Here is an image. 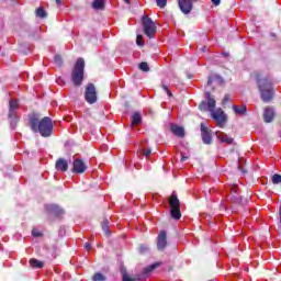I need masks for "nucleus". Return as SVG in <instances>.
I'll list each match as a JSON object with an SVG mask.
<instances>
[{
	"label": "nucleus",
	"mask_w": 281,
	"mask_h": 281,
	"mask_svg": "<svg viewBox=\"0 0 281 281\" xmlns=\"http://www.w3.org/2000/svg\"><path fill=\"white\" fill-rule=\"evenodd\" d=\"M29 126L33 133H40L42 137H52L54 133V123L49 116L38 119V114H33L29 119Z\"/></svg>",
	"instance_id": "1"
},
{
	"label": "nucleus",
	"mask_w": 281,
	"mask_h": 281,
	"mask_svg": "<svg viewBox=\"0 0 281 281\" xmlns=\"http://www.w3.org/2000/svg\"><path fill=\"white\" fill-rule=\"evenodd\" d=\"M255 81L260 93L262 102L269 103L276 98V88H273V80L269 77H262L260 72L255 74Z\"/></svg>",
	"instance_id": "2"
},
{
	"label": "nucleus",
	"mask_w": 281,
	"mask_h": 281,
	"mask_svg": "<svg viewBox=\"0 0 281 281\" xmlns=\"http://www.w3.org/2000/svg\"><path fill=\"white\" fill-rule=\"evenodd\" d=\"M82 80H85V58L80 57L72 68L71 81L75 87H82Z\"/></svg>",
	"instance_id": "3"
},
{
	"label": "nucleus",
	"mask_w": 281,
	"mask_h": 281,
	"mask_svg": "<svg viewBox=\"0 0 281 281\" xmlns=\"http://www.w3.org/2000/svg\"><path fill=\"white\" fill-rule=\"evenodd\" d=\"M143 27L144 34H146L148 38H155V34H157V25L148 15L143 16Z\"/></svg>",
	"instance_id": "4"
},
{
	"label": "nucleus",
	"mask_w": 281,
	"mask_h": 281,
	"mask_svg": "<svg viewBox=\"0 0 281 281\" xmlns=\"http://www.w3.org/2000/svg\"><path fill=\"white\" fill-rule=\"evenodd\" d=\"M205 99L207 101H202L199 105L200 111H207L209 109L211 113H214L216 109V100L212 98V93H210V91L205 92Z\"/></svg>",
	"instance_id": "5"
},
{
	"label": "nucleus",
	"mask_w": 281,
	"mask_h": 281,
	"mask_svg": "<svg viewBox=\"0 0 281 281\" xmlns=\"http://www.w3.org/2000/svg\"><path fill=\"white\" fill-rule=\"evenodd\" d=\"M85 100L88 104H95L98 102V91L95 85L88 83L86 86Z\"/></svg>",
	"instance_id": "6"
},
{
	"label": "nucleus",
	"mask_w": 281,
	"mask_h": 281,
	"mask_svg": "<svg viewBox=\"0 0 281 281\" xmlns=\"http://www.w3.org/2000/svg\"><path fill=\"white\" fill-rule=\"evenodd\" d=\"M211 117L215 120L217 126L220 128H224L225 124L227 123V115L223 111V109H217L211 112Z\"/></svg>",
	"instance_id": "7"
},
{
	"label": "nucleus",
	"mask_w": 281,
	"mask_h": 281,
	"mask_svg": "<svg viewBox=\"0 0 281 281\" xmlns=\"http://www.w3.org/2000/svg\"><path fill=\"white\" fill-rule=\"evenodd\" d=\"M196 1L199 0H178V5L182 14H190L194 8L192 3H196Z\"/></svg>",
	"instance_id": "8"
},
{
	"label": "nucleus",
	"mask_w": 281,
	"mask_h": 281,
	"mask_svg": "<svg viewBox=\"0 0 281 281\" xmlns=\"http://www.w3.org/2000/svg\"><path fill=\"white\" fill-rule=\"evenodd\" d=\"M168 247V233L166 231H160L157 236V249L158 251H165Z\"/></svg>",
	"instance_id": "9"
},
{
	"label": "nucleus",
	"mask_w": 281,
	"mask_h": 281,
	"mask_svg": "<svg viewBox=\"0 0 281 281\" xmlns=\"http://www.w3.org/2000/svg\"><path fill=\"white\" fill-rule=\"evenodd\" d=\"M71 172H74L75 175H82L85 172H87V164L83 162L82 159H75L72 161V169Z\"/></svg>",
	"instance_id": "10"
},
{
	"label": "nucleus",
	"mask_w": 281,
	"mask_h": 281,
	"mask_svg": "<svg viewBox=\"0 0 281 281\" xmlns=\"http://www.w3.org/2000/svg\"><path fill=\"white\" fill-rule=\"evenodd\" d=\"M200 128L203 144H212V131H210L203 123H201Z\"/></svg>",
	"instance_id": "11"
},
{
	"label": "nucleus",
	"mask_w": 281,
	"mask_h": 281,
	"mask_svg": "<svg viewBox=\"0 0 281 281\" xmlns=\"http://www.w3.org/2000/svg\"><path fill=\"white\" fill-rule=\"evenodd\" d=\"M274 117H276V111L273 110V108L266 106L263 110V122H266V124H271Z\"/></svg>",
	"instance_id": "12"
},
{
	"label": "nucleus",
	"mask_w": 281,
	"mask_h": 281,
	"mask_svg": "<svg viewBox=\"0 0 281 281\" xmlns=\"http://www.w3.org/2000/svg\"><path fill=\"white\" fill-rule=\"evenodd\" d=\"M47 210L48 213H50L52 216H55L56 218H60V216L65 215V210L56 204H50Z\"/></svg>",
	"instance_id": "13"
},
{
	"label": "nucleus",
	"mask_w": 281,
	"mask_h": 281,
	"mask_svg": "<svg viewBox=\"0 0 281 281\" xmlns=\"http://www.w3.org/2000/svg\"><path fill=\"white\" fill-rule=\"evenodd\" d=\"M56 170L59 172H67L69 170V162L65 158H58L55 164Z\"/></svg>",
	"instance_id": "14"
},
{
	"label": "nucleus",
	"mask_w": 281,
	"mask_h": 281,
	"mask_svg": "<svg viewBox=\"0 0 281 281\" xmlns=\"http://www.w3.org/2000/svg\"><path fill=\"white\" fill-rule=\"evenodd\" d=\"M170 131L176 135V137H180V138L186 137V130L183 128V126L171 124Z\"/></svg>",
	"instance_id": "15"
},
{
	"label": "nucleus",
	"mask_w": 281,
	"mask_h": 281,
	"mask_svg": "<svg viewBox=\"0 0 281 281\" xmlns=\"http://www.w3.org/2000/svg\"><path fill=\"white\" fill-rule=\"evenodd\" d=\"M130 120L131 126H139L142 124V114L139 112H133Z\"/></svg>",
	"instance_id": "16"
},
{
	"label": "nucleus",
	"mask_w": 281,
	"mask_h": 281,
	"mask_svg": "<svg viewBox=\"0 0 281 281\" xmlns=\"http://www.w3.org/2000/svg\"><path fill=\"white\" fill-rule=\"evenodd\" d=\"M16 109H19V101H10L9 117H14V115H16Z\"/></svg>",
	"instance_id": "17"
},
{
	"label": "nucleus",
	"mask_w": 281,
	"mask_h": 281,
	"mask_svg": "<svg viewBox=\"0 0 281 281\" xmlns=\"http://www.w3.org/2000/svg\"><path fill=\"white\" fill-rule=\"evenodd\" d=\"M170 216L175 221H179L181 218V206L171 207Z\"/></svg>",
	"instance_id": "18"
},
{
	"label": "nucleus",
	"mask_w": 281,
	"mask_h": 281,
	"mask_svg": "<svg viewBox=\"0 0 281 281\" xmlns=\"http://www.w3.org/2000/svg\"><path fill=\"white\" fill-rule=\"evenodd\" d=\"M169 205L170 207H181V202L179 201V198L175 194V192L169 198Z\"/></svg>",
	"instance_id": "19"
},
{
	"label": "nucleus",
	"mask_w": 281,
	"mask_h": 281,
	"mask_svg": "<svg viewBox=\"0 0 281 281\" xmlns=\"http://www.w3.org/2000/svg\"><path fill=\"white\" fill-rule=\"evenodd\" d=\"M29 262L33 269H43L45 267V263L36 258H31Z\"/></svg>",
	"instance_id": "20"
},
{
	"label": "nucleus",
	"mask_w": 281,
	"mask_h": 281,
	"mask_svg": "<svg viewBox=\"0 0 281 281\" xmlns=\"http://www.w3.org/2000/svg\"><path fill=\"white\" fill-rule=\"evenodd\" d=\"M233 111L235 115H245L247 113V105L241 104V105H233Z\"/></svg>",
	"instance_id": "21"
},
{
	"label": "nucleus",
	"mask_w": 281,
	"mask_h": 281,
	"mask_svg": "<svg viewBox=\"0 0 281 281\" xmlns=\"http://www.w3.org/2000/svg\"><path fill=\"white\" fill-rule=\"evenodd\" d=\"M92 8L93 10H104L105 8L104 0H93Z\"/></svg>",
	"instance_id": "22"
},
{
	"label": "nucleus",
	"mask_w": 281,
	"mask_h": 281,
	"mask_svg": "<svg viewBox=\"0 0 281 281\" xmlns=\"http://www.w3.org/2000/svg\"><path fill=\"white\" fill-rule=\"evenodd\" d=\"M35 16L37 19H47V11L43 7H40L35 10Z\"/></svg>",
	"instance_id": "23"
},
{
	"label": "nucleus",
	"mask_w": 281,
	"mask_h": 281,
	"mask_svg": "<svg viewBox=\"0 0 281 281\" xmlns=\"http://www.w3.org/2000/svg\"><path fill=\"white\" fill-rule=\"evenodd\" d=\"M217 139H220V142H223L224 144H234V138H232V136L229 135H218Z\"/></svg>",
	"instance_id": "24"
},
{
	"label": "nucleus",
	"mask_w": 281,
	"mask_h": 281,
	"mask_svg": "<svg viewBox=\"0 0 281 281\" xmlns=\"http://www.w3.org/2000/svg\"><path fill=\"white\" fill-rule=\"evenodd\" d=\"M101 227L105 234V236H111V232L109 231L110 226H109V220L106 217L103 218V222L101 224Z\"/></svg>",
	"instance_id": "25"
},
{
	"label": "nucleus",
	"mask_w": 281,
	"mask_h": 281,
	"mask_svg": "<svg viewBox=\"0 0 281 281\" xmlns=\"http://www.w3.org/2000/svg\"><path fill=\"white\" fill-rule=\"evenodd\" d=\"M157 267H159V262L153 263V265L144 268V270H143L144 276H148V273L155 271V269H157Z\"/></svg>",
	"instance_id": "26"
},
{
	"label": "nucleus",
	"mask_w": 281,
	"mask_h": 281,
	"mask_svg": "<svg viewBox=\"0 0 281 281\" xmlns=\"http://www.w3.org/2000/svg\"><path fill=\"white\" fill-rule=\"evenodd\" d=\"M11 128H16V124H19V116L14 114L12 117H9Z\"/></svg>",
	"instance_id": "27"
},
{
	"label": "nucleus",
	"mask_w": 281,
	"mask_h": 281,
	"mask_svg": "<svg viewBox=\"0 0 281 281\" xmlns=\"http://www.w3.org/2000/svg\"><path fill=\"white\" fill-rule=\"evenodd\" d=\"M93 281H104L106 280V277H104V274L97 272L94 273V276L92 277Z\"/></svg>",
	"instance_id": "28"
},
{
	"label": "nucleus",
	"mask_w": 281,
	"mask_h": 281,
	"mask_svg": "<svg viewBox=\"0 0 281 281\" xmlns=\"http://www.w3.org/2000/svg\"><path fill=\"white\" fill-rule=\"evenodd\" d=\"M122 273V281H136V280H139L137 278H131L128 276V272H121Z\"/></svg>",
	"instance_id": "29"
},
{
	"label": "nucleus",
	"mask_w": 281,
	"mask_h": 281,
	"mask_svg": "<svg viewBox=\"0 0 281 281\" xmlns=\"http://www.w3.org/2000/svg\"><path fill=\"white\" fill-rule=\"evenodd\" d=\"M271 181H272V183H274V186H277L278 183H281V175L274 173V175L271 177Z\"/></svg>",
	"instance_id": "30"
},
{
	"label": "nucleus",
	"mask_w": 281,
	"mask_h": 281,
	"mask_svg": "<svg viewBox=\"0 0 281 281\" xmlns=\"http://www.w3.org/2000/svg\"><path fill=\"white\" fill-rule=\"evenodd\" d=\"M156 5L158 8H160L161 10H164V8H166V5H168V0H156Z\"/></svg>",
	"instance_id": "31"
},
{
	"label": "nucleus",
	"mask_w": 281,
	"mask_h": 281,
	"mask_svg": "<svg viewBox=\"0 0 281 281\" xmlns=\"http://www.w3.org/2000/svg\"><path fill=\"white\" fill-rule=\"evenodd\" d=\"M139 69H140V71H150V67L148 66V63H146V61H142L140 64H139Z\"/></svg>",
	"instance_id": "32"
},
{
	"label": "nucleus",
	"mask_w": 281,
	"mask_h": 281,
	"mask_svg": "<svg viewBox=\"0 0 281 281\" xmlns=\"http://www.w3.org/2000/svg\"><path fill=\"white\" fill-rule=\"evenodd\" d=\"M54 61L57 67H63V57L60 55H56Z\"/></svg>",
	"instance_id": "33"
},
{
	"label": "nucleus",
	"mask_w": 281,
	"mask_h": 281,
	"mask_svg": "<svg viewBox=\"0 0 281 281\" xmlns=\"http://www.w3.org/2000/svg\"><path fill=\"white\" fill-rule=\"evenodd\" d=\"M136 44L139 45V46L144 45V36L137 35L136 36Z\"/></svg>",
	"instance_id": "34"
},
{
	"label": "nucleus",
	"mask_w": 281,
	"mask_h": 281,
	"mask_svg": "<svg viewBox=\"0 0 281 281\" xmlns=\"http://www.w3.org/2000/svg\"><path fill=\"white\" fill-rule=\"evenodd\" d=\"M138 251L139 254H146V251H148V247L144 245H139Z\"/></svg>",
	"instance_id": "35"
},
{
	"label": "nucleus",
	"mask_w": 281,
	"mask_h": 281,
	"mask_svg": "<svg viewBox=\"0 0 281 281\" xmlns=\"http://www.w3.org/2000/svg\"><path fill=\"white\" fill-rule=\"evenodd\" d=\"M32 236H34L35 238H41V236H43V233L38 231H32Z\"/></svg>",
	"instance_id": "36"
},
{
	"label": "nucleus",
	"mask_w": 281,
	"mask_h": 281,
	"mask_svg": "<svg viewBox=\"0 0 281 281\" xmlns=\"http://www.w3.org/2000/svg\"><path fill=\"white\" fill-rule=\"evenodd\" d=\"M231 100V95L229 94H225L222 101V104H227V102H229Z\"/></svg>",
	"instance_id": "37"
},
{
	"label": "nucleus",
	"mask_w": 281,
	"mask_h": 281,
	"mask_svg": "<svg viewBox=\"0 0 281 281\" xmlns=\"http://www.w3.org/2000/svg\"><path fill=\"white\" fill-rule=\"evenodd\" d=\"M151 153H153V150H150V149H143V155L145 157H150Z\"/></svg>",
	"instance_id": "38"
},
{
	"label": "nucleus",
	"mask_w": 281,
	"mask_h": 281,
	"mask_svg": "<svg viewBox=\"0 0 281 281\" xmlns=\"http://www.w3.org/2000/svg\"><path fill=\"white\" fill-rule=\"evenodd\" d=\"M213 82H214V79L212 77H209L207 85H206L207 89H210V87H212Z\"/></svg>",
	"instance_id": "39"
},
{
	"label": "nucleus",
	"mask_w": 281,
	"mask_h": 281,
	"mask_svg": "<svg viewBox=\"0 0 281 281\" xmlns=\"http://www.w3.org/2000/svg\"><path fill=\"white\" fill-rule=\"evenodd\" d=\"M188 159H190V157L184 156L183 154H181V158L180 161L183 164V161H188Z\"/></svg>",
	"instance_id": "40"
},
{
	"label": "nucleus",
	"mask_w": 281,
	"mask_h": 281,
	"mask_svg": "<svg viewBox=\"0 0 281 281\" xmlns=\"http://www.w3.org/2000/svg\"><path fill=\"white\" fill-rule=\"evenodd\" d=\"M211 2L213 3V5H215V8H217V5H221V0H211Z\"/></svg>",
	"instance_id": "41"
},
{
	"label": "nucleus",
	"mask_w": 281,
	"mask_h": 281,
	"mask_svg": "<svg viewBox=\"0 0 281 281\" xmlns=\"http://www.w3.org/2000/svg\"><path fill=\"white\" fill-rule=\"evenodd\" d=\"M240 203H241V205H245V204L249 203V198H246L244 200V202H243V199H240Z\"/></svg>",
	"instance_id": "42"
},
{
	"label": "nucleus",
	"mask_w": 281,
	"mask_h": 281,
	"mask_svg": "<svg viewBox=\"0 0 281 281\" xmlns=\"http://www.w3.org/2000/svg\"><path fill=\"white\" fill-rule=\"evenodd\" d=\"M85 249H87V251H89V249H91V244L86 243V244H85Z\"/></svg>",
	"instance_id": "43"
},
{
	"label": "nucleus",
	"mask_w": 281,
	"mask_h": 281,
	"mask_svg": "<svg viewBox=\"0 0 281 281\" xmlns=\"http://www.w3.org/2000/svg\"><path fill=\"white\" fill-rule=\"evenodd\" d=\"M162 89H164V91H166V93H167V91H170V88H168V86H166V85H162Z\"/></svg>",
	"instance_id": "44"
},
{
	"label": "nucleus",
	"mask_w": 281,
	"mask_h": 281,
	"mask_svg": "<svg viewBox=\"0 0 281 281\" xmlns=\"http://www.w3.org/2000/svg\"><path fill=\"white\" fill-rule=\"evenodd\" d=\"M232 192H233L234 194H236V193L238 192V188H237V187H233V188H232Z\"/></svg>",
	"instance_id": "45"
},
{
	"label": "nucleus",
	"mask_w": 281,
	"mask_h": 281,
	"mask_svg": "<svg viewBox=\"0 0 281 281\" xmlns=\"http://www.w3.org/2000/svg\"><path fill=\"white\" fill-rule=\"evenodd\" d=\"M167 95H169V98H172V92L170 90L167 91Z\"/></svg>",
	"instance_id": "46"
},
{
	"label": "nucleus",
	"mask_w": 281,
	"mask_h": 281,
	"mask_svg": "<svg viewBox=\"0 0 281 281\" xmlns=\"http://www.w3.org/2000/svg\"><path fill=\"white\" fill-rule=\"evenodd\" d=\"M57 5H60V3H63V0H55Z\"/></svg>",
	"instance_id": "47"
},
{
	"label": "nucleus",
	"mask_w": 281,
	"mask_h": 281,
	"mask_svg": "<svg viewBox=\"0 0 281 281\" xmlns=\"http://www.w3.org/2000/svg\"><path fill=\"white\" fill-rule=\"evenodd\" d=\"M125 1V3H127V4H131V1H128V0H124Z\"/></svg>",
	"instance_id": "48"
},
{
	"label": "nucleus",
	"mask_w": 281,
	"mask_h": 281,
	"mask_svg": "<svg viewBox=\"0 0 281 281\" xmlns=\"http://www.w3.org/2000/svg\"><path fill=\"white\" fill-rule=\"evenodd\" d=\"M205 49H207L205 46H204V47H202V52H205Z\"/></svg>",
	"instance_id": "49"
},
{
	"label": "nucleus",
	"mask_w": 281,
	"mask_h": 281,
	"mask_svg": "<svg viewBox=\"0 0 281 281\" xmlns=\"http://www.w3.org/2000/svg\"><path fill=\"white\" fill-rule=\"evenodd\" d=\"M238 170H240V166H238Z\"/></svg>",
	"instance_id": "50"
}]
</instances>
